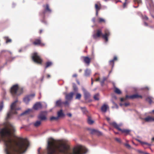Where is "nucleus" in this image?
Here are the masks:
<instances>
[{
  "label": "nucleus",
  "instance_id": "nucleus-8",
  "mask_svg": "<svg viewBox=\"0 0 154 154\" xmlns=\"http://www.w3.org/2000/svg\"><path fill=\"white\" fill-rule=\"evenodd\" d=\"M32 59L35 63L40 64H42V60L37 53H35L33 54Z\"/></svg>",
  "mask_w": 154,
  "mask_h": 154
},
{
  "label": "nucleus",
  "instance_id": "nucleus-16",
  "mask_svg": "<svg viewBox=\"0 0 154 154\" xmlns=\"http://www.w3.org/2000/svg\"><path fill=\"white\" fill-rule=\"evenodd\" d=\"M145 122H154V117L148 116L143 119Z\"/></svg>",
  "mask_w": 154,
  "mask_h": 154
},
{
  "label": "nucleus",
  "instance_id": "nucleus-4",
  "mask_svg": "<svg viewBox=\"0 0 154 154\" xmlns=\"http://www.w3.org/2000/svg\"><path fill=\"white\" fill-rule=\"evenodd\" d=\"M104 34H103L102 29H98L96 30V32L93 35V37L94 39L102 37L105 42H107L108 40V37L110 35V32L109 30L106 29L104 31Z\"/></svg>",
  "mask_w": 154,
  "mask_h": 154
},
{
  "label": "nucleus",
  "instance_id": "nucleus-1",
  "mask_svg": "<svg viewBox=\"0 0 154 154\" xmlns=\"http://www.w3.org/2000/svg\"><path fill=\"white\" fill-rule=\"evenodd\" d=\"M84 146L78 145L71 150L69 145L63 140L57 141L53 138L49 139L47 154H84L87 152Z\"/></svg>",
  "mask_w": 154,
  "mask_h": 154
},
{
  "label": "nucleus",
  "instance_id": "nucleus-46",
  "mask_svg": "<svg viewBox=\"0 0 154 154\" xmlns=\"http://www.w3.org/2000/svg\"><path fill=\"white\" fill-rule=\"evenodd\" d=\"M125 146L128 148H131L130 145L129 144H128L126 143L125 144Z\"/></svg>",
  "mask_w": 154,
  "mask_h": 154
},
{
  "label": "nucleus",
  "instance_id": "nucleus-24",
  "mask_svg": "<svg viewBox=\"0 0 154 154\" xmlns=\"http://www.w3.org/2000/svg\"><path fill=\"white\" fill-rule=\"evenodd\" d=\"M107 109V106L106 105H103L101 108V111L103 112H106Z\"/></svg>",
  "mask_w": 154,
  "mask_h": 154
},
{
  "label": "nucleus",
  "instance_id": "nucleus-5",
  "mask_svg": "<svg viewBox=\"0 0 154 154\" xmlns=\"http://www.w3.org/2000/svg\"><path fill=\"white\" fill-rule=\"evenodd\" d=\"M23 92V88H19L17 84L13 85L10 89V93L12 96L16 98L18 96L22 94Z\"/></svg>",
  "mask_w": 154,
  "mask_h": 154
},
{
  "label": "nucleus",
  "instance_id": "nucleus-27",
  "mask_svg": "<svg viewBox=\"0 0 154 154\" xmlns=\"http://www.w3.org/2000/svg\"><path fill=\"white\" fill-rule=\"evenodd\" d=\"M152 97H148L146 98V101L148 102L149 104H151L152 102Z\"/></svg>",
  "mask_w": 154,
  "mask_h": 154
},
{
  "label": "nucleus",
  "instance_id": "nucleus-31",
  "mask_svg": "<svg viewBox=\"0 0 154 154\" xmlns=\"http://www.w3.org/2000/svg\"><path fill=\"white\" fill-rule=\"evenodd\" d=\"M114 92L118 94H120L122 93L121 91L117 88H115Z\"/></svg>",
  "mask_w": 154,
  "mask_h": 154
},
{
  "label": "nucleus",
  "instance_id": "nucleus-25",
  "mask_svg": "<svg viewBox=\"0 0 154 154\" xmlns=\"http://www.w3.org/2000/svg\"><path fill=\"white\" fill-rule=\"evenodd\" d=\"M88 123L90 125L93 124L94 121L91 119V118L89 116H88Z\"/></svg>",
  "mask_w": 154,
  "mask_h": 154
},
{
  "label": "nucleus",
  "instance_id": "nucleus-38",
  "mask_svg": "<svg viewBox=\"0 0 154 154\" xmlns=\"http://www.w3.org/2000/svg\"><path fill=\"white\" fill-rule=\"evenodd\" d=\"M58 119V117H54V116H52L50 118V120L51 121L55 120H57Z\"/></svg>",
  "mask_w": 154,
  "mask_h": 154
},
{
  "label": "nucleus",
  "instance_id": "nucleus-40",
  "mask_svg": "<svg viewBox=\"0 0 154 154\" xmlns=\"http://www.w3.org/2000/svg\"><path fill=\"white\" fill-rule=\"evenodd\" d=\"M3 107V102H2L0 104V111H1Z\"/></svg>",
  "mask_w": 154,
  "mask_h": 154
},
{
  "label": "nucleus",
  "instance_id": "nucleus-20",
  "mask_svg": "<svg viewBox=\"0 0 154 154\" xmlns=\"http://www.w3.org/2000/svg\"><path fill=\"white\" fill-rule=\"evenodd\" d=\"M101 5L100 3H98V4H96L95 5V8L96 10L99 11L101 8Z\"/></svg>",
  "mask_w": 154,
  "mask_h": 154
},
{
  "label": "nucleus",
  "instance_id": "nucleus-54",
  "mask_svg": "<svg viewBox=\"0 0 154 154\" xmlns=\"http://www.w3.org/2000/svg\"><path fill=\"white\" fill-rule=\"evenodd\" d=\"M73 77H76L77 76V75L76 74H73L72 76Z\"/></svg>",
  "mask_w": 154,
  "mask_h": 154
},
{
  "label": "nucleus",
  "instance_id": "nucleus-60",
  "mask_svg": "<svg viewBox=\"0 0 154 154\" xmlns=\"http://www.w3.org/2000/svg\"><path fill=\"white\" fill-rule=\"evenodd\" d=\"M144 25L145 26H148V24H147V23L146 22H145L144 23Z\"/></svg>",
  "mask_w": 154,
  "mask_h": 154
},
{
  "label": "nucleus",
  "instance_id": "nucleus-26",
  "mask_svg": "<svg viewBox=\"0 0 154 154\" xmlns=\"http://www.w3.org/2000/svg\"><path fill=\"white\" fill-rule=\"evenodd\" d=\"M52 64V63L51 62H47L45 63V69L50 66Z\"/></svg>",
  "mask_w": 154,
  "mask_h": 154
},
{
  "label": "nucleus",
  "instance_id": "nucleus-15",
  "mask_svg": "<svg viewBox=\"0 0 154 154\" xmlns=\"http://www.w3.org/2000/svg\"><path fill=\"white\" fill-rule=\"evenodd\" d=\"M84 62L88 65L89 66L91 61V58L88 57H83Z\"/></svg>",
  "mask_w": 154,
  "mask_h": 154
},
{
  "label": "nucleus",
  "instance_id": "nucleus-50",
  "mask_svg": "<svg viewBox=\"0 0 154 154\" xmlns=\"http://www.w3.org/2000/svg\"><path fill=\"white\" fill-rule=\"evenodd\" d=\"M106 120L108 122H109V124L110 125V122H109L110 121V118H109V117H106Z\"/></svg>",
  "mask_w": 154,
  "mask_h": 154
},
{
  "label": "nucleus",
  "instance_id": "nucleus-9",
  "mask_svg": "<svg viewBox=\"0 0 154 154\" xmlns=\"http://www.w3.org/2000/svg\"><path fill=\"white\" fill-rule=\"evenodd\" d=\"M138 98H142V96L139 95L137 94H134L131 95H126L125 97V98H121L120 99V101L122 102L124 101L128 98L130 99H137Z\"/></svg>",
  "mask_w": 154,
  "mask_h": 154
},
{
  "label": "nucleus",
  "instance_id": "nucleus-64",
  "mask_svg": "<svg viewBox=\"0 0 154 154\" xmlns=\"http://www.w3.org/2000/svg\"><path fill=\"white\" fill-rule=\"evenodd\" d=\"M152 141H154V137H153L152 138Z\"/></svg>",
  "mask_w": 154,
  "mask_h": 154
},
{
  "label": "nucleus",
  "instance_id": "nucleus-43",
  "mask_svg": "<svg viewBox=\"0 0 154 154\" xmlns=\"http://www.w3.org/2000/svg\"><path fill=\"white\" fill-rule=\"evenodd\" d=\"M115 140L119 143H121V140L119 138H115Z\"/></svg>",
  "mask_w": 154,
  "mask_h": 154
},
{
  "label": "nucleus",
  "instance_id": "nucleus-32",
  "mask_svg": "<svg viewBox=\"0 0 154 154\" xmlns=\"http://www.w3.org/2000/svg\"><path fill=\"white\" fill-rule=\"evenodd\" d=\"M90 131V133L92 134H95L97 130L94 129H89Z\"/></svg>",
  "mask_w": 154,
  "mask_h": 154
},
{
  "label": "nucleus",
  "instance_id": "nucleus-56",
  "mask_svg": "<svg viewBox=\"0 0 154 154\" xmlns=\"http://www.w3.org/2000/svg\"><path fill=\"white\" fill-rule=\"evenodd\" d=\"M67 115L69 117H71L72 116V114L70 113H68Z\"/></svg>",
  "mask_w": 154,
  "mask_h": 154
},
{
  "label": "nucleus",
  "instance_id": "nucleus-7",
  "mask_svg": "<svg viewBox=\"0 0 154 154\" xmlns=\"http://www.w3.org/2000/svg\"><path fill=\"white\" fill-rule=\"evenodd\" d=\"M110 125L113 126L115 128L121 131L122 133H125V135H127L129 134L130 132V130L128 129H122L120 128V126L118 125L115 122H110Z\"/></svg>",
  "mask_w": 154,
  "mask_h": 154
},
{
  "label": "nucleus",
  "instance_id": "nucleus-23",
  "mask_svg": "<svg viewBox=\"0 0 154 154\" xmlns=\"http://www.w3.org/2000/svg\"><path fill=\"white\" fill-rule=\"evenodd\" d=\"M41 122L40 120H38L34 123V125L35 127H38L41 124Z\"/></svg>",
  "mask_w": 154,
  "mask_h": 154
},
{
  "label": "nucleus",
  "instance_id": "nucleus-18",
  "mask_svg": "<svg viewBox=\"0 0 154 154\" xmlns=\"http://www.w3.org/2000/svg\"><path fill=\"white\" fill-rule=\"evenodd\" d=\"M64 114L63 112V110L62 109L60 110L59 111L57 112V117H61L64 116Z\"/></svg>",
  "mask_w": 154,
  "mask_h": 154
},
{
  "label": "nucleus",
  "instance_id": "nucleus-49",
  "mask_svg": "<svg viewBox=\"0 0 154 154\" xmlns=\"http://www.w3.org/2000/svg\"><path fill=\"white\" fill-rule=\"evenodd\" d=\"M100 82L101 86H103L104 84V81L102 80V81H101Z\"/></svg>",
  "mask_w": 154,
  "mask_h": 154
},
{
  "label": "nucleus",
  "instance_id": "nucleus-14",
  "mask_svg": "<svg viewBox=\"0 0 154 154\" xmlns=\"http://www.w3.org/2000/svg\"><path fill=\"white\" fill-rule=\"evenodd\" d=\"M74 93L71 92L69 94H66V95L65 99L67 100H71L72 98Z\"/></svg>",
  "mask_w": 154,
  "mask_h": 154
},
{
  "label": "nucleus",
  "instance_id": "nucleus-35",
  "mask_svg": "<svg viewBox=\"0 0 154 154\" xmlns=\"http://www.w3.org/2000/svg\"><path fill=\"white\" fill-rule=\"evenodd\" d=\"M73 90L75 91H77L78 90V88L75 84L73 85Z\"/></svg>",
  "mask_w": 154,
  "mask_h": 154
},
{
  "label": "nucleus",
  "instance_id": "nucleus-34",
  "mask_svg": "<svg viewBox=\"0 0 154 154\" xmlns=\"http://www.w3.org/2000/svg\"><path fill=\"white\" fill-rule=\"evenodd\" d=\"M81 97V95L79 93H77L76 94L75 99L80 100Z\"/></svg>",
  "mask_w": 154,
  "mask_h": 154
},
{
  "label": "nucleus",
  "instance_id": "nucleus-53",
  "mask_svg": "<svg viewBox=\"0 0 154 154\" xmlns=\"http://www.w3.org/2000/svg\"><path fill=\"white\" fill-rule=\"evenodd\" d=\"M129 105V103H125L124 104V105L125 106H127Z\"/></svg>",
  "mask_w": 154,
  "mask_h": 154
},
{
  "label": "nucleus",
  "instance_id": "nucleus-44",
  "mask_svg": "<svg viewBox=\"0 0 154 154\" xmlns=\"http://www.w3.org/2000/svg\"><path fill=\"white\" fill-rule=\"evenodd\" d=\"M134 1L135 2H137L138 4H140L141 3V0H134Z\"/></svg>",
  "mask_w": 154,
  "mask_h": 154
},
{
  "label": "nucleus",
  "instance_id": "nucleus-10",
  "mask_svg": "<svg viewBox=\"0 0 154 154\" xmlns=\"http://www.w3.org/2000/svg\"><path fill=\"white\" fill-rule=\"evenodd\" d=\"M32 44L34 45H38L41 47H44L45 45V44L42 42L40 37L35 38L32 42Z\"/></svg>",
  "mask_w": 154,
  "mask_h": 154
},
{
  "label": "nucleus",
  "instance_id": "nucleus-45",
  "mask_svg": "<svg viewBox=\"0 0 154 154\" xmlns=\"http://www.w3.org/2000/svg\"><path fill=\"white\" fill-rule=\"evenodd\" d=\"M137 151L138 152V153H141V154H145V153L144 152H143V151H142L141 150H137Z\"/></svg>",
  "mask_w": 154,
  "mask_h": 154
},
{
  "label": "nucleus",
  "instance_id": "nucleus-37",
  "mask_svg": "<svg viewBox=\"0 0 154 154\" xmlns=\"http://www.w3.org/2000/svg\"><path fill=\"white\" fill-rule=\"evenodd\" d=\"M140 142L142 144H143V145L145 144L147 145H148L149 146H150L151 145V144L149 143L146 142H142V141H140Z\"/></svg>",
  "mask_w": 154,
  "mask_h": 154
},
{
  "label": "nucleus",
  "instance_id": "nucleus-28",
  "mask_svg": "<svg viewBox=\"0 0 154 154\" xmlns=\"http://www.w3.org/2000/svg\"><path fill=\"white\" fill-rule=\"evenodd\" d=\"M80 108L84 114H86L88 113V112L85 107H81Z\"/></svg>",
  "mask_w": 154,
  "mask_h": 154
},
{
  "label": "nucleus",
  "instance_id": "nucleus-12",
  "mask_svg": "<svg viewBox=\"0 0 154 154\" xmlns=\"http://www.w3.org/2000/svg\"><path fill=\"white\" fill-rule=\"evenodd\" d=\"M82 90L83 92L84 97L86 100H88L91 97V95L85 88H83Z\"/></svg>",
  "mask_w": 154,
  "mask_h": 154
},
{
  "label": "nucleus",
  "instance_id": "nucleus-19",
  "mask_svg": "<svg viewBox=\"0 0 154 154\" xmlns=\"http://www.w3.org/2000/svg\"><path fill=\"white\" fill-rule=\"evenodd\" d=\"M91 73V70L89 69H87L85 71V75L86 76H89Z\"/></svg>",
  "mask_w": 154,
  "mask_h": 154
},
{
  "label": "nucleus",
  "instance_id": "nucleus-63",
  "mask_svg": "<svg viewBox=\"0 0 154 154\" xmlns=\"http://www.w3.org/2000/svg\"><path fill=\"white\" fill-rule=\"evenodd\" d=\"M40 149H41V148H39L38 149V153L40 152Z\"/></svg>",
  "mask_w": 154,
  "mask_h": 154
},
{
  "label": "nucleus",
  "instance_id": "nucleus-48",
  "mask_svg": "<svg viewBox=\"0 0 154 154\" xmlns=\"http://www.w3.org/2000/svg\"><path fill=\"white\" fill-rule=\"evenodd\" d=\"M114 62L115 61H116V60H117V57H116V56H115L114 57V58L113 60H112Z\"/></svg>",
  "mask_w": 154,
  "mask_h": 154
},
{
  "label": "nucleus",
  "instance_id": "nucleus-29",
  "mask_svg": "<svg viewBox=\"0 0 154 154\" xmlns=\"http://www.w3.org/2000/svg\"><path fill=\"white\" fill-rule=\"evenodd\" d=\"M94 98L95 100H99V94L98 93L96 94L94 96Z\"/></svg>",
  "mask_w": 154,
  "mask_h": 154
},
{
  "label": "nucleus",
  "instance_id": "nucleus-47",
  "mask_svg": "<svg viewBox=\"0 0 154 154\" xmlns=\"http://www.w3.org/2000/svg\"><path fill=\"white\" fill-rule=\"evenodd\" d=\"M143 19L145 20H148V18L146 16H144L143 17Z\"/></svg>",
  "mask_w": 154,
  "mask_h": 154
},
{
  "label": "nucleus",
  "instance_id": "nucleus-36",
  "mask_svg": "<svg viewBox=\"0 0 154 154\" xmlns=\"http://www.w3.org/2000/svg\"><path fill=\"white\" fill-rule=\"evenodd\" d=\"M114 62L112 60H110L109 62V64L112 66V68H113L114 66Z\"/></svg>",
  "mask_w": 154,
  "mask_h": 154
},
{
  "label": "nucleus",
  "instance_id": "nucleus-2",
  "mask_svg": "<svg viewBox=\"0 0 154 154\" xmlns=\"http://www.w3.org/2000/svg\"><path fill=\"white\" fill-rule=\"evenodd\" d=\"M29 145L26 138L17 136L15 127L10 123V154H23Z\"/></svg>",
  "mask_w": 154,
  "mask_h": 154
},
{
  "label": "nucleus",
  "instance_id": "nucleus-30",
  "mask_svg": "<svg viewBox=\"0 0 154 154\" xmlns=\"http://www.w3.org/2000/svg\"><path fill=\"white\" fill-rule=\"evenodd\" d=\"M98 22L100 23H105V20L103 18H99L98 20Z\"/></svg>",
  "mask_w": 154,
  "mask_h": 154
},
{
  "label": "nucleus",
  "instance_id": "nucleus-58",
  "mask_svg": "<svg viewBox=\"0 0 154 154\" xmlns=\"http://www.w3.org/2000/svg\"><path fill=\"white\" fill-rule=\"evenodd\" d=\"M93 79L92 78H91V85H92L93 84Z\"/></svg>",
  "mask_w": 154,
  "mask_h": 154
},
{
  "label": "nucleus",
  "instance_id": "nucleus-13",
  "mask_svg": "<svg viewBox=\"0 0 154 154\" xmlns=\"http://www.w3.org/2000/svg\"><path fill=\"white\" fill-rule=\"evenodd\" d=\"M43 6L45 8V10L42 13V14L44 15L46 12L49 13L51 12V11L49 5L48 4H46L45 5H44Z\"/></svg>",
  "mask_w": 154,
  "mask_h": 154
},
{
  "label": "nucleus",
  "instance_id": "nucleus-52",
  "mask_svg": "<svg viewBox=\"0 0 154 154\" xmlns=\"http://www.w3.org/2000/svg\"><path fill=\"white\" fill-rule=\"evenodd\" d=\"M126 4H127V2H126V1H125V2H124V3L123 5V6L124 8H125L126 7Z\"/></svg>",
  "mask_w": 154,
  "mask_h": 154
},
{
  "label": "nucleus",
  "instance_id": "nucleus-11",
  "mask_svg": "<svg viewBox=\"0 0 154 154\" xmlns=\"http://www.w3.org/2000/svg\"><path fill=\"white\" fill-rule=\"evenodd\" d=\"M38 118L41 121H45L47 119L46 113L45 112H41L38 116Z\"/></svg>",
  "mask_w": 154,
  "mask_h": 154
},
{
  "label": "nucleus",
  "instance_id": "nucleus-55",
  "mask_svg": "<svg viewBox=\"0 0 154 154\" xmlns=\"http://www.w3.org/2000/svg\"><path fill=\"white\" fill-rule=\"evenodd\" d=\"M43 32V30L42 29H40L39 31V33L41 34Z\"/></svg>",
  "mask_w": 154,
  "mask_h": 154
},
{
  "label": "nucleus",
  "instance_id": "nucleus-22",
  "mask_svg": "<svg viewBox=\"0 0 154 154\" xmlns=\"http://www.w3.org/2000/svg\"><path fill=\"white\" fill-rule=\"evenodd\" d=\"M63 104V102L61 100H59L56 101V106H60Z\"/></svg>",
  "mask_w": 154,
  "mask_h": 154
},
{
  "label": "nucleus",
  "instance_id": "nucleus-3",
  "mask_svg": "<svg viewBox=\"0 0 154 154\" xmlns=\"http://www.w3.org/2000/svg\"><path fill=\"white\" fill-rule=\"evenodd\" d=\"M10 112H8L5 118L4 127L1 128L0 125V139L4 143V151L5 154H10V129L9 126Z\"/></svg>",
  "mask_w": 154,
  "mask_h": 154
},
{
  "label": "nucleus",
  "instance_id": "nucleus-39",
  "mask_svg": "<svg viewBox=\"0 0 154 154\" xmlns=\"http://www.w3.org/2000/svg\"><path fill=\"white\" fill-rule=\"evenodd\" d=\"M95 134L98 136H101L102 135V133L101 132L98 130H97Z\"/></svg>",
  "mask_w": 154,
  "mask_h": 154
},
{
  "label": "nucleus",
  "instance_id": "nucleus-61",
  "mask_svg": "<svg viewBox=\"0 0 154 154\" xmlns=\"http://www.w3.org/2000/svg\"><path fill=\"white\" fill-rule=\"evenodd\" d=\"M106 77H104L103 78V80L105 82V81L106 80Z\"/></svg>",
  "mask_w": 154,
  "mask_h": 154
},
{
  "label": "nucleus",
  "instance_id": "nucleus-21",
  "mask_svg": "<svg viewBox=\"0 0 154 154\" xmlns=\"http://www.w3.org/2000/svg\"><path fill=\"white\" fill-rule=\"evenodd\" d=\"M30 100V99L29 97V96L25 97L23 99L24 102L26 104L28 103Z\"/></svg>",
  "mask_w": 154,
  "mask_h": 154
},
{
  "label": "nucleus",
  "instance_id": "nucleus-6",
  "mask_svg": "<svg viewBox=\"0 0 154 154\" xmlns=\"http://www.w3.org/2000/svg\"><path fill=\"white\" fill-rule=\"evenodd\" d=\"M18 101V100L16 99L11 104L10 106V118L11 115L16 114L17 113V110L20 109V108L17 107V103Z\"/></svg>",
  "mask_w": 154,
  "mask_h": 154
},
{
  "label": "nucleus",
  "instance_id": "nucleus-59",
  "mask_svg": "<svg viewBox=\"0 0 154 154\" xmlns=\"http://www.w3.org/2000/svg\"><path fill=\"white\" fill-rule=\"evenodd\" d=\"M100 80V78L99 77L95 79L96 81H98Z\"/></svg>",
  "mask_w": 154,
  "mask_h": 154
},
{
  "label": "nucleus",
  "instance_id": "nucleus-42",
  "mask_svg": "<svg viewBox=\"0 0 154 154\" xmlns=\"http://www.w3.org/2000/svg\"><path fill=\"white\" fill-rule=\"evenodd\" d=\"M69 101V100H66V101L65 102H63V104H64L65 106L68 105L69 104L68 101Z\"/></svg>",
  "mask_w": 154,
  "mask_h": 154
},
{
  "label": "nucleus",
  "instance_id": "nucleus-33",
  "mask_svg": "<svg viewBox=\"0 0 154 154\" xmlns=\"http://www.w3.org/2000/svg\"><path fill=\"white\" fill-rule=\"evenodd\" d=\"M31 110L30 109H28L26 110L25 111H24V112L22 113L21 114V115H23L25 114H28L29 112L31 111Z\"/></svg>",
  "mask_w": 154,
  "mask_h": 154
},
{
  "label": "nucleus",
  "instance_id": "nucleus-17",
  "mask_svg": "<svg viewBox=\"0 0 154 154\" xmlns=\"http://www.w3.org/2000/svg\"><path fill=\"white\" fill-rule=\"evenodd\" d=\"M42 107L41 104L39 103H36L33 106V108L35 110H38L42 108Z\"/></svg>",
  "mask_w": 154,
  "mask_h": 154
},
{
  "label": "nucleus",
  "instance_id": "nucleus-51",
  "mask_svg": "<svg viewBox=\"0 0 154 154\" xmlns=\"http://www.w3.org/2000/svg\"><path fill=\"white\" fill-rule=\"evenodd\" d=\"M35 94H32L28 96H29V97L30 98V97H34L35 96Z\"/></svg>",
  "mask_w": 154,
  "mask_h": 154
},
{
  "label": "nucleus",
  "instance_id": "nucleus-57",
  "mask_svg": "<svg viewBox=\"0 0 154 154\" xmlns=\"http://www.w3.org/2000/svg\"><path fill=\"white\" fill-rule=\"evenodd\" d=\"M51 77V75L49 74H47V78L48 79L49 78Z\"/></svg>",
  "mask_w": 154,
  "mask_h": 154
},
{
  "label": "nucleus",
  "instance_id": "nucleus-62",
  "mask_svg": "<svg viewBox=\"0 0 154 154\" xmlns=\"http://www.w3.org/2000/svg\"><path fill=\"white\" fill-rule=\"evenodd\" d=\"M96 15L97 16L98 15V11H97V10H96Z\"/></svg>",
  "mask_w": 154,
  "mask_h": 154
},
{
  "label": "nucleus",
  "instance_id": "nucleus-41",
  "mask_svg": "<svg viewBox=\"0 0 154 154\" xmlns=\"http://www.w3.org/2000/svg\"><path fill=\"white\" fill-rule=\"evenodd\" d=\"M5 39L6 41V43H8L10 42V39L8 37H5Z\"/></svg>",
  "mask_w": 154,
  "mask_h": 154
}]
</instances>
